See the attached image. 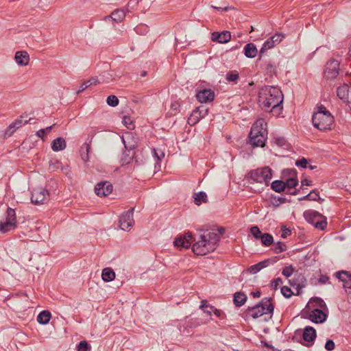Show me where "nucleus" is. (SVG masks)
<instances>
[{"label": "nucleus", "instance_id": "16", "mask_svg": "<svg viewBox=\"0 0 351 351\" xmlns=\"http://www.w3.org/2000/svg\"><path fill=\"white\" fill-rule=\"evenodd\" d=\"M337 94L339 98L344 102H351V88L348 84H344L337 88Z\"/></svg>", "mask_w": 351, "mask_h": 351}, {"label": "nucleus", "instance_id": "30", "mask_svg": "<svg viewBox=\"0 0 351 351\" xmlns=\"http://www.w3.org/2000/svg\"><path fill=\"white\" fill-rule=\"evenodd\" d=\"M247 300L245 294L241 292H237L234 295V304L237 306H241L245 304Z\"/></svg>", "mask_w": 351, "mask_h": 351}, {"label": "nucleus", "instance_id": "60", "mask_svg": "<svg viewBox=\"0 0 351 351\" xmlns=\"http://www.w3.org/2000/svg\"><path fill=\"white\" fill-rule=\"evenodd\" d=\"M300 200H309L308 194L303 197L300 198Z\"/></svg>", "mask_w": 351, "mask_h": 351}, {"label": "nucleus", "instance_id": "32", "mask_svg": "<svg viewBox=\"0 0 351 351\" xmlns=\"http://www.w3.org/2000/svg\"><path fill=\"white\" fill-rule=\"evenodd\" d=\"M125 16V12L123 10H117L112 12L110 17L116 22H121Z\"/></svg>", "mask_w": 351, "mask_h": 351}, {"label": "nucleus", "instance_id": "13", "mask_svg": "<svg viewBox=\"0 0 351 351\" xmlns=\"http://www.w3.org/2000/svg\"><path fill=\"white\" fill-rule=\"evenodd\" d=\"M208 113V109L204 106L197 108L193 111L191 114L188 119V123L189 125H195L202 118L204 117Z\"/></svg>", "mask_w": 351, "mask_h": 351}, {"label": "nucleus", "instance_id": "23", "mask_svg": "<svg viewBox=\"0 0 351 351\" xmlns=\"http://www.w3.org/2000/svg\"><path fill=\"white\" fill-rule=\"evenodd\" d=\"M315 338H316L315 330L311 326H306L304 329V332H303V339L305 341L308 342V343H306V346L311 345L313 343V341H315Z\"/></svg>", "mask_w": 351, "mask_h": 351}, {"label": "nucleus", "instance_id": "50", "mask_svg": "<svg viewBox=\"0 0 351 351\" xmlns=\"http://www.w3.org/2000/svg\"><path fill=\"white\" fill-rule=\"evenodd\" d=\"M308 161L306 158H302L300 160H298L295 162V165L297 167L306 168L307 167Z\"/></svg>", "mask_w": 351, "mask_h": 351}, {"label": "nucleus", "instance_id": "36", "mask_svg": "<svg viewBox=\"0 0 351 351\" xmlns=\"http://www.w3.org/2000/svg\"><path fill=\"white\" fill-rule=\"evenodd\" d=\"M287 246L286 245L282 242H277L274 244L273 247V250L275 253L278 254L282 252L286 251Z\"/></svg>", "mask_w": 351, "mask_h": 351}, {"label": "nucleus", "instance_id": "48", "mask_svg": "<svg viewBox=\"0 0 351 351\" xmlns=\"http://www.w3.org/2000/svg\"><path fill=\"white\" fill-rule=\"evenodd\" d=\"M282 285V280L280 278H277L271 282V287L276 289L279 286Z\"/></svg>", "mask_w": 351, "mask_h": 351}, {"label": "nucleus", "instance_id": "52", "mask_svg": "<svg viewBox=\"0 0 351 351\" xmlns=\"http://www.w3.org/2000/svg\"><path fill=\"white\" fill-rule=\"evenodd\" d=\"M275 143L280 147H282L285 145L286 141L282 137H278L275 138Z\"/></svg>", "mask_w": 351, "mask_h": 351}, {"label": "nucleus", "instance_id": "8", "mask_svg": "<svg viewBox=\"0 0 351 351\" xmlns=\"http://www.w3.org/2000/svg\"><path fill=\"white\" fill-rule=\"evenodd\" d=\"M16 227V219L14 210L9 208L7 210L5 221L0 222V231L6 233L13 230Z\"/></svg>", "mask_w": 351, "mask_h": 351}, {"label": "nucleus", "instance_id": "57", "mask_svg": "<svg viewBox=\"0 0 351 351\" xmlns=\"http://www.w3.org/2000/svg\"><path fill=\"white\" fill-rule=\"evenodd\" d=\"M213 313L218 317L221 316V311L217 308H214V307L213 308Z\"/></svg>", "mask_w": 351, "mask_h": 351}, {"label": "nucleus", "instance_id": "19", "mask_svg": "<svg viewBox=\"0 0 351 351\" xmlns=\"http://www.w3.org/2000/svg\"><path fill=\"white\" fill-rule=\"evenodd\" d=\"M211 39L213 41L219 43H226L231 39L230 32L228 31H223L222 32H215L212 34Z\"/></svg>", "mask_w": 351, "mask_h": 351}, {"label": "nucleus", "instance_id": "56", "mask_svg": "<svg viewBox=\"0 0 351 351\" xmlns=\"http://www.w3.org/2000/svg\"><path fill=\"white\" fill-rule=\"evenodd\" d=\"M301 184L302 186H311L312 184V182L311 180L305 178L301 181Z\"/></svg>", "mask_w": 351, "mask_h": 351}, {"label": "nucleus", "instance_id": "7", "mask_svg": "<svg viewBox=\"0 0 351 351\" xmlns=\"http://www.w3.org/2000/svg\"><path fill=\"white\" fill-rule=\"evenodd\" d=\"M271 177V170L267 167L257 169L250 173V178L252 180L258 183H265L266 185L268 184Z\"/></svg>", "mask_w": 351, "mask_h": 351}, {"label": "nucleus", "instance_id": "53", "mask_svg": "<svg viewBox=\"0 0 351 351\" xmlns=\"http://www.w3.org/2000/svg\"><path fill=\"white\" fill-rule=\"evenodd\" d=\"M291 234V230L285 227L282 228L281 237L284 239L287 238V236Z\"/></svg>", "mask_w": 351, "mask_h": 351}, {"label": "nucleus", "instance_id": "46", "mask_svg": "<svg viewBox=\"0 0 351 351\" xmlns=\"http://www.w3.org/2000/svg\"><path fill=\"white\" fill-rule=\"evenodd\" d=\"M226 78L229 82H234L239 78V74L236 72H229L226 74Z\"/></svg>", "mask_w": 351, "mask_h": 351}, {"label": "nucleus", "instance_id": "43", "mask_svg": "<svg viewBox=\"0 0 351 351\" xmlns=\"http://www.w3.org/2000/svg\"><path fill=\"white\" fill-rule=\"evenodd\" d=\"M293 271H294V268L293 267V266L289 265V266L285 267L282 269V274L285 277L289 278L293 274Z\"/></svg>", "mask_w": 351, "mask_h": 351}, {"label": "nucleus", "instance_id": "9", "mask_svg": "<svg viewBox=\"0 0 351 351\" xmlns=\"http://www.w3.org/2000/svg\"><path fill=\"white\" fill-rule=\"evenodd\" d=\"M49 193L43 187L34 189L32 192L31 200L34 204H43L49 200Z\"/></svg>", "mask_w": 351, "mask_h": 351}, {"label": "nucleus", "instance_id": "6", "mask_svg": "<svg viewBox=\"0 0 351 351\" xmlns=\"http://www.w3.org/2000/svg\"><path fill=\"white\" fill-rule=\"evenodd\" d=\"M306 220L316 228L324 230L326 226V221L324 216L315 210H307L304 213Z\"/></svg>", "mask_w": 351, "mask_h": 351}, {"label": "nucleus", "instance_id": "21", "mask_svg": "<svg viewBox=\"0 0 351 351\" xmlns=\"http://www.w3.org/2000/svg\"><path fill=\"white\" fill-rule=\"evenodd\" d=\"M276 262V258L265 260L263 261L258 263V264L252 265L250 267L248 268L247 271L252 274H255L257 272H258L261 269L268 266L269 264L274 263Z\"/></svg>", "mask_w": 351, "mask_h": 351}, {"label": "nucleus", "instance_id": "4", "mask_svg": "<svg viewBox=\"0 0 351 351\" xmlns=\"http://www.w3.org/2000/svg\"><path fill=\"white\" fill-rule=\"evenodd\" d=\"M267 123L263 119H257L251 128L250 143L254 147H263L267 136Z\"/></svg>", "mask_w": 351, "mask_h": 351}, {"label": "nucleus", "instance_id": "11", "mask_svg": "<svg viewBox=\"0 0 351 351\" xmlns=\"http://www.w3.org/2000/svg\"><path fill=\"white\" fill-rule=\"evenodd\" d=\"M339 63L337 60H331L327 62L324 71V76L328 80L335 78L339 73Z\"/></svg>", "mask_w": 351, "mask_h": 351}, {"label": "nucleus", "instance_id": "3", "mask_svg": "<svg viewBox=\"0 0 351 351\" xmlns=\"http://www.w3.org/2000/svg\"><path fill=\"white\" fill-rule=\"evenodd\" d=\"M312 122L317 129L322 131L328 130L334 123V117L325 106L320 105L313 114Z\"/></svg>", "mask_w": 351, "mask_h": 351}, {"label": "nucleus", "instance_id": "62", "mask_svg": "<svg viewBox=\"0 0 351 351\" xmlns=\"http://www.w3.org/2000/svg\"><path fill=\"white\" fill-rule=\"evenodd\" d=\"M344 274L347 275L348 277L351 280V274H348V272H343Z\"/></svg>", "mask_w": 351, "mask_h": 351}, {"label": "nucleus", "instance_id": "45", "mask_svg": "<svg viewBox=\"0 0 351 351\" xmlns=\"http://www.w3.org/2000/svg\"><path fill=\"white\" fill-rule=\"evenodd\" d=\"M123 123L130 130H132L134 128V125L132 123L131 119L128 117H124L123 119Z\"/></svg>", "mask_w": 351, "mask_h": 351}, {"label": "nucleus", "instance_id": "22", "mask_svg": "<svg viewBox=\"0 0 351 351\" xmlns=\"http://www.w3.org/2000/svg\"><path fill=\"white\" fill-rule=\"evenodd\" d=\"M309 319L316 324L323 323L326 319V315L322 310L315 308L311 312Z\"/></svg>", "mask_w": 351, "mask_h": 351}, {"label": "nucleus", "instance_id": "49", "mask_svg": "<svg viewBox=\"0 0 351 351\" xmlns=\"http://www.w3.org/2000/svg\"><path fill=\"white\" fill-rule=\"evenodd\" d=\"M309 200L316 201L319 199V193L317 190H313L308 193Z\"/></svg>", "mask_w": 351, "mask_h": 351}, {"label": "nucleus", "instance_id": "59", "mask_svg": "<svg viewBox=\"0 0 351 351\" xmlns=\"http://www.w3.org/2000/svg\"><path fill=\"white\" fill-rule=\"evenodd\" d=\"M252 295L254 298H259L261 296V292L260 291L252 292Z\"/></svg>", "mask_w": 351, "mask_h": 351}, {"label": "nucleus", "instance_id": "18", "mask_svg": "<svg viewBox=\"0 0 351 351\" xmlns=\"http://www.w3.org/2000/svg\"><path fill=\"white\" fill-rule=\"evenodd\" d=\"M29 56L26 51H17L14 55V60L18 66H26L29 62Z\"/></svg>", "mask_w": 351, "mask_h": 351}, {"label": "nucleus", "instance_id": "63", "mask_svg": "<svg viewBox=\"0 0 351 351\" xmlns=\"http://www.w3.org/2000/svg\"><path fill=\"white\" fill-rule=\"evenodd\" d=\"M348 54H349L350 56H351V45H350V47L349 48Z\"/></svg>", "mask_w": 351, "mask_h": 351}, {"label": "nucleus", "instance_id": "34", "mask_svg": "<svg viewBox=\"0 0 351 351\" xmlns=\"http://www.w3.org/2000/svg\"><path fill=\"white\" fill-rule=\"evenodd\" d=\"M261 243L265 246H269L274 241L273 237L268 233H264L261 238Z\"/></svg>", "mask_w": 351, "mask_h": 351}, {"label": "nucleus", "instance_id": "1", "mask_svg": "<svg viewBox=\"0 0 351 351\" xmlns=\"http://www.w3.org/2000/svg\"><path fill=\"white\" fill-rule=\"evenodd\" d=\"M283 94L276 87L267 86L261 90L259 93V103L265 110L273 112L276 115L282 110Z\"/></svg>", "mask_w": 351, "mask_h": 351}, {"label": "nucleus", "instance_id": "2", "mask_svg": "<svg viewBox=\"0 0 351 351\" xmlns=\"http://www.w3.org/2000/svg\"><path fill=\"white\" fill-rule=\"evenodd\" d=\"M220 240V234L213 231H204L193 237V252L198 256H204L215 250Z\"/></svg>", "mask_w": 351, "mask_h": 351}, {"label": "nucleus", "instance_id": "25", "mask_svg": "<svg viewBox=\"0 0 351 351\" xmlns=\"http://www.w3.org/2000/svg\"><path fill=\"white\" fill-rule=\"evenodd\" d=\"M27 123V121H24L22 117L16 119L15 121H14L9 125L5 132V134L8 136H11L16 129L21 128L23 125Z\"/></svg>", "mask_w": 351, "mask_h": 351}, {"label": "nucleus", "instance_id": "17", "mask_svg": "<svg viewBox=\"0 0 351 351\" xmlns=\"http://www.w3.org/2000/svg\"><path fill=\"white\" fill-rule=\"evenodd\" d=\"M196 97L200 103H207L214 99L215 93L210 89H204L197 93Z\"/></svg>", "mask_w": 351, "mask_h": 351}, {"label": "nucleus", "instance_id": "12", "mask_svg": "<svg viewBox=\"0 0 351 351\" xmlns=\"http://www.w3.org/2000/svg\"><path fill=\"white\" fill-rule=\"evenodd\" d=\"M112 185L107 182H101L96 184L95 192L99 197H106L110 195L112 191Z\"/></svg>", "mask_w": 351, "mask_h": 351}, {"label": "nucleus", "instance_id": "10", "mask_svg": "<svg viewBox=\"0 0 351 351\" xmlns=\"http://www.w3.org/2000/svg\"><path fill=\"white\" fill-rule=\"evenodd\" d=\"M134 209L123 213L119 219V227L125 231H130L134 223L133 218Z\"/></svg>", "mask_w": 351, "mask_h": 351}, {"label": "nucleus", "instance_id": "37", "mask_svg": "<svg viewBox=\"0 0 351 351\" xmlns=\"http://www.w3.org/2000/svg\"><path fill=\"white\" fill-rule=\"evenodd\" d=\"M152 153L154 154L155 159L158 162L161 161L165 158V152L160 149L153 148Z\"/></svg>", "mask_w": 351, "mask_h": 351}, {"label": "nucleus", "instance_id": "15", "mask_svg": "<svg viewBox=\"0 0 351 351\" xmlns=\"http://www.w3.org/2000/svg\"><path fill=\"white\" fill-rule=\"evenodd\" d=\"M284 36L281 34H276L268 38L263 44L260 52L264 53L265 51L271 49L278 45L283 39Z\"/></svg>", "mask_w": 351, "mask_h": 351}, {"label": "nucleus", "instance_id": "41", "mask_svg": "<svg viewBox=\"0 0 351 351\" xmlns=\"http://www.w3.org/2000/svg\"><path fill=\"white\" fill-rule=\"evenodd\" d=\"M107 104L112 107H115L119 104V99L115 95H110L106 100Z\"/></svg>", "mask_w": 351, "mask_h": 351}, {"label": "nucleus", "instance_id": "44", "mask_svg": "<svg viewBox=\"0 0 351 351\" xmlns=\"http://www.w3.org/2000/svg\"><path fill=\"white\" fill-rule=\"evenodd\" d=\"M130 137H131V134H126L125 136L123 138V142L124 143L125 147L130 150L133 149L135 147V144H132V145L127 144L128 143V141Z\"/></svg>", "mask_w": 351, "mask_h": 351}, {"label": "nucleus", "instance_id": "14", "mask_svg": "<svg viewBox=\"0 0 351 351\" xmlns=\"http://www.w3.org/2000/svg\"><path fill=\"white\" fill-rule=\"evenodd\" d=\"M192 241H193V237L191 233H186L183 236L178 237L174 240V246L178 248H189Z\"/></svg>", "mask_w": 351, "mask_h": 351}, {"label": "nucleus", "instance_id": "28", "mask_svg": "<svg viewBox=\"0 0 351 351\" xmlns=\"http://www.w3.org/2000/svg\"><path fill=\"white\" fill-rule=\"evenodd\" d=\"M244 51L245 56L250 58H254L258 53V50L253 43L247 44L244 47Z\"/></svg>", "mask_w": 351, "mask_h": 351}, {"label": "nucleus", "instance_id": "40", "mask_svg": "<svg viewBox=\"0 0 351 351\" xmlns=\"http://www.w3.org/2000/svg\"><path fill=\"white\" fill-rule=\"evenodd\" d=\"M250 232L251 234L256 239H261L262 235L263 234L261 231L260 230L258 226H252L250 228Z\"/></svg>", "mask_w": 351, "mask_h": 351}, {"label": "nucleus", "instance_id": "38", "mask_svg": "<svg viewBox=\"0 0 351 351\" xmlns=\"http://www.w3.org/2000/svg\"><path fill=\"white\" fill-rule=\"evenodd\" d=\"M200 308H202L204 313L207 314L208 315L210 316L212 315L213 306L208 305L206 304V301H202Z\"/></svg>", "mask_w": 351, "mask_h": 351}, {"label": "nucleus", "instance_id": "29", "mask_svg": "<svg viewBox=\"0 0 351 351\" xmlns=\"http://www.w3.org/2000/svg\"><path fill=\"white\" fill-rule=\"evenodd\" d=\"M101 277L104 281L110 282L115 278V273L111 268L107 267L103 269Z\"/></svg>", "mask_w": 351, "mask_h": 351}, {"label": "nucleus", "instance_id": "55", "mask_svg": "<svg viewBox=\"0 0 351 351\" xmlns=\"http://www.w3.org/2000/svg\"><path fill=\"white\" fill-rule=\"evenodd\" d=\"M90 86L88 85V84H86V82L83 83L81 86H80V89L77 90V93H80L81 92H82L83 90H84L86 88H87L88 87H89Z\"/></svg>", "mask_w": 351, "mask_h": 351}, {"label": "nucleus", "instance_id": "27", "mask_svg": "<svg viewBox=\"0 0 351 351\" xmlns=\"http://www.w3.org/2000/svg\"><path fill=\"white\" fill-rule=\"evenodd\" d=\"M193 197L194 199V203L197 206H199L202 203H206L208 201L207 195L203 191L194 193Z\"/></svg>", "mask_w": 351, "mask_h": 351}, {"label": "nucleus", "instance_id": "26", "mask_svg": "<svg viewBox=\"0 0 351 351\" xmlns=\"http://www.w3.org/2000/svg\"><path fill=\"white\" fill-rule=\"evenodd\" d=\"M66 147V141L62 137H58L51 142V149L53 152L62 151Z\"/></svg>", "mask_w": 351, "mask_h": 351}, {"label": "nucleus", "instance_id": "5", "mask_svg": "<svg viewBox=\"0 0 351 351\" xmlns=\"http://www.w3.org/2000/svg\"><path fill=\"white\" fill-rule=\"evenodd\" d=\"M274 311V306L271 299L268 298H263L261 302L255 306L249 309V314L253 318H258L263 315H269V317Z\"/></svg>", "mask_w": 351, "mask_h": 351}, {"label": "nucleus", "instance_id": "58", "mask_svg": "<svg viewBox=\"0 0 351 351\" xmlns=\"http://www.w3.org/2000/svg\"><path fill=\"white\" fill-rule=\"evenodd\" d=\"M213 8L214 9L217 10H225V11H226V10H228L229 9L228 7H225V8H219V7L213 6Z\"/></svg>", "mask_w": 351, "mask_h": 351}, {"label": "nucleus", "instance_id": "39", "mask_svg": "<svg viewBox=\"0 0 351 351\" xmlns=\"http://www.w3.org/2000/svg\"><path fill=\"white\" fill-rule=\"evenodd\" d=\"M55 125H52L51 126H49V127H47L45 129H40L38 131L36 132V135L39 137V138H43V136L45 135H47L48 134L50 133L51 129L53 128V127Z\"/></svg>", "mask_w": 351, "mask_h": 351}, {"label": "nucleus", "instance_id": "20", "mask_svg": "<svg viewBox=\"0 0 351 351\" xmlns=\"http://www.w3.org/2000/svg\"><path fill=\"white\" fill-rule=\"evenodd\" d=\"M285 174H288L289 176V178H287L285 182V187H288L289 189L295 187L298 184L296 171L293 169H287L285 171Z\"/></svg>", "mask_w": 351, "mask_h": 351}, {"label": "nucleus", "instance_id": "51", "mask_svg": "<svg viewBox=\"0 0 351 351\" xmlns=\"http://www.w3.org/2000/svg\"><path fill=\"white\" fill-rule=\"evenodd\" d=\"M325 348L327 350H328V351L333 350L335 349V343H334V341L332 340H328L326 342Z\"/></svg>", "mask_w": 351, "mask_h": 351}, {"label": "nucleus", "instance_id": "61", "mask_svg": "<svg viewBox=\"0 0 351 351\" xmlns=\"http://www.w3.org/2000/svg\"><path fill=\"white\" fill-rule=\"evenodd\" d=\"M327 279H328V278H327V277H325V278H321V279H320V282H326V280Z\"/></svg>", "mask_w": 351, "mask_h": 351}, {"label": "nucleus", "instance_id": "24", "mask_svg": "<svg viewBox=\"0 0 351 351\" xmlns=\"http://www.w3.org/2000/svg\"><path fill=\"white\" fill-rule=\"evenodd\" d=\"M49 169L51 171H61L67 174V167H63L62 162L58 159L53 158L49 161Z\"/></svg>", "mask_w": 351, "mask_h": 351}, {"label": "nucleus", "instance_id": "31", "mask_svg": "<svg viewBox=\"0 0 351 351\" xmlns=\"http://www.w3.org/2000/svg\"><path fill=\"white\" fill-rule=\"evenodd\" d=\"M51 319V313L49 311H43L40 312L38 317H37V321L40 324H47L49 323V320Z\"/></svg>", "mask_w": 351, "mask_h": 351}, {"label": "nucleus", "instance_id": "33", "mask_svg": "<svg viewBox=\"0 0 351 351\" xmlns=\"http://www.w3.org/2000/svg\"><path fill=\"white\" fill-rule=\"evenodd\" d=\"M271 188L278 193H281L285 189V182L281 180H275L271 183Z\"/></svg>", "mask_w": 351, "mask_h": 351}, {"label": "nucleus", "instance_id": "42", "mask_svg": "<svg viewBox=\"0 0 351 351\" xmlns=\"http://www.w3.org/2000/svg\"><path fill=\"white\" fill-rule=\"evenodd\" d=\"M90 346L86 341H82L77 346V351H89Z\"/></svg>", "mask_w": 351, "mask_h": 351}, {"label": "nucleus", "instance_id": "64", "mask_svg": "<svg viewBox=\"0 0 351 351\" xmlns=\"http://www.w3.org/2000/svg\"><path fill=\"white\" fill-rule=\"evenodd\" d=\"M273 204L275 205V206H278V204L277 203V201H276L275 202H273Z\"/></svg>", "mask_w": 351, "mask_h": 351}, {"label": "nucleus", "instance_id": "54", "mask_svg": "<svg viewBox=\"0 0 351 351\" xmlns=\"http://www.w3.org/2000/svg\"><path fill=\"white\" fill-rule=\"evenodd\" d=\"M100 82L97 77H92L89 80L86 81V84H88V85L90 86L92 85H97Z\"/></svg>", "mask_w": 351, "mask_h": 351}, {"label": "nucleus", "instance_id": "47", "mask_svg": "<svg viewBox=\"0 0 351 351\" xmlns=\"http://www.w3.org/2000/svg\"><path fill=\"white\" fill-rule=\"evenodd\" d=\"M281 293L285 297L287 298H290L293 294L291 289L286 286H284L281 288Z\"/></svg>", "mask_w": 351, "mask_h": 351}, {"label": "nucleus", "instance_id": "35", "mask_svg": "<svg viewBox=\"0 0 351 351\" xmlns=\"http://www.w3.org/2000/svg\"><path fill=\"white\" fill-rule=\"evenodd\" d=\"M85 149L84 152H82L81 154V158L84 162H88L89 160V156L88 153L90 149V146L89 144L85 143L82 147V149Z\"/></svg>", "mask_w": 351, "mask_h": 351}]
</instances>
